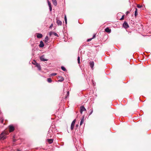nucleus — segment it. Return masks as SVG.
Returning a JSON list of instances; mask_svg holds the SVG:
<instances>
[{"label":"nucleus","mask_w":151,"mask_h":151,"mask_svg":"<svg viewBox=\"0 0 151 151\" xmlns=\"http://www.w3.org/2000/svg\"><path fill=\"white\" fill-rule=\"evenodd\" d=\"M8 134V132H2L0 135V139L3 140L5 139L6 138V135Z\"/></svg>","instance_id":"nucleus-1"},{"label":"nucleus","mask_w":151,"mask_h":151,"mask_svg":"<svg viewBox=\"0 0 151 151\" xmlns=\"http://www.w3.org/2000/svg\"><path fill=\"white\" fill-rule=\"evenodd\" d=\"M9 132H13L14 130V127L12 125H10L8 127Z\"/></svg>","instance_id":"nucleus-2"},{"label":"nucleus","mask_w":151,"mask_h":151,"mask_svg":"<svg viewBox=\"0 0 151 151\" xmlns=\"http://www.w3.org/2000/svg\"><path fill=\"white\" fill-rule=\"evenodd\" d=\"M34 62L35 63H33V64L35 65V66L37 68L38 70H40L41 69V67L40 65L37 63L35 61H34Z\"/></svg>","instance_id":"nucleus-3"},{"label":"nucleus","mask_w":151,"mask_h":151,"mask_svg":"<svg viewBox=\"0 0 151 151\" xmlns=\"http://www.w3.org/2000/svg\"><path fill=\"white\" fill-rule=\"evenodd\" d=\"M76 122V119H75L73 121V122H72L71 123V126H70V129L71 131L73 130V129L74 125H75Z\"/></svg>","instance_id":"nucleus-4"},{"label":"nucleus","mask_w":151,"mask_h":151,"mask_svg":"<svg viewBox=\"0 0 151 151\" xmlns=\"http://www.w3.org/2000/svg\"><path fill=\"white\" fill-rule=\"evenodd\" d=\"M52 130H49L48 132V134H47V137L48 138H50L52 137Z\"/></svg>","instance_id":"nucleus-5"},{"label":"nucleus","mask_w":151,"mask_h":151,"mask_svg":"<svg viewBox=\"0 0 151 151\" xmlns=\"http://www.w3.org/2000/svg\"><path fill=\"white\" fill-rule=\"evenodd\" d=\"M86 110L83 106H82L80 107V112L81 114L82 113L83 111H86Z\"/></svg>","instance_id":"nucleus-6"},{"label":"nucleus","mask_w":151,"mask_h":151,"mask_svg":"<svg viewBox=\"0 0 151 151\" xmlns=\"http://www.w3.org/2000/svg\"><path fill=\"white\" fill-rule=\"evenodd\" d=\"M49 34L50 36H51L52 35H54L56 37H58V35L56 33L54 32H49Z\"/></svg>","instance_id":"nucleus-7"},{"label":"nucleus","mask_w":151,"mask_h":151,"mask_svg":"<svg viewBox=\"0 0 151 151\" xmlns=\"http://www.w3.org/2000/svg\"><path fill=\"white\" fill-rule=\"evenodd\" d=\"M123 26L125 28H127L129 27L127 23L126 22L123 23Z\"/></svg>","instance_id":"nucleus-8"},{"label":"nucleus","mask_w":151,"mask_h":151,"mask_svg":"<svg viewBox=\"0 0 151 151\" xmlns=\"http://www.w3.org/2000/svg\"><path fill=\"white\" fill-rule=\"evenodd\" d=\"M47 2L49 8L50 10V12H51L52 10V7L51 6V4L48 0H47Z\"/></svg>","instance_id":"nucleus-9"},{"label":"nucleus","mask_w":151,"mask_h":151,"mask_svg":"<svg viewBox=\"0 0 151 151\" xmlns=\"http://www.w3.org/2000/svg\"><path fill=\"white\" fill-rule=\"evenodd\" d=\"M91 69H93L94 65V63L93 61L90 62L89 63Z\"/></svg>","instance_id":"nucleus-10"},{"label":"nucleus","mask_w":151,"mask_h":151,"mask_svg":"<svg viewBox=\"0 0 151 151\" xmlns=\"http://www.w3.org/2000/svg\"><path fill=\"white\" fill-rule=\"evenodd\" d=\"M40 59L41 60L43 61H47V59H45L44 58V55H42L40 57Z\"/></svg>","instance_id":"nucleus-11"},{"label":"nucleus","mask_w":151,"mask_h":151,"mask_svg":"<svg viewBox=\"0 0 151 151\" xmlns=\"http://www.w3.org/2000/svg\"><path fill=\"white\" fill-rule=\"evenodd\" d=\"M111 31V30L108 27H107L105 29V31L107 32L110 33Z\"/></svg>","instance_id":"nucleus-12"},{"label":"nucleus","mask_w":151,"mask_h":151,"mask_svg":"<svg viewBox=\"0 0 151 151\" xmlns=\"http://www.w3.org/2000/svg\"><path fill=\"white\" fill-rule=\"evenodd\" d=\"M58 79H59V80H58V81L59 82L63 81L64 80V78L61 76H59Z\"/></svg>","instance_id":"nucleus-13"},{"label":"nucleus","mask_w":151,"mask_h":151,"mask_svg":"<svg viewBox=\"0 0 151 151\" xmlns=\"http://www.w3.org/2000/svg\"><path fill=\"white\" fill-rule=\"evenodd\" d=\"M84 116H83L82 118L81 119V121L80 123V125H81L83 123V122H84Z\"/></svg>","instance_id":"nucleus-14"},{"label":"nucleus","mask_w":151,"mask_h":151,"mask_svg":"<svg viewBox=\"0 0 151 151\" xmlns=\"http://www.w3.org/2000/svg\"><path fill=\"white\" fill-rule=\"evenodd\" d=\"M39 46L40 47H42L44 46V44L42 41H41L40 42Z\"/></svg>","instance_id":"nucleus-15"},{"label":"nucleus","mask_w":151,"mask_h":151,"mask_svg":"<svg viewBox=\"0 0 151 151\" xmlns=\"http://www.w3.org/2000/svg\"><path fill=\"white\" fill-rule=\"evenodd\" d=\"M42 35L40 33H37V37L38 38H41L42 37Z\"/></svg>","instance_id":"nucleus-16"},{"label":"nucleus","mask_w":151,"mask_h":151,"mask_svg":"<svg viewBox=\"0 0 151 151\" xmlns=\"http://www.w3.org/2000/svg\"><path fill=\"white\" fill-rule=\"evenodd\" d=\"M52 3L55 6H56L57 4V2L56 0H52Z\"/></svg>","instance_id":"nucleus-17"},{"label":"nucleus","mask_w":151,"mask_h":151,"mask_svg":"<svg viewBox=\"0 0 151 151\" xmlns=\"http://www.w3.org/2000/svg\"><path fill=\"white\" fill-rule=\"evenodd\" d=\"M57 23L58 25H61L62 24V22L61 21L59 20H57Z\"/></svg>","instance_id":"nucleus-18"},{"label":"nucleus","mask_w":151,"mask_h":151,"mask_svg":"<svg viewBox=\"0 0 151 151\" xmlns=\"http://www.w3.org/2000/svg\"><path fill=\"white\" fill-rule=\"evenodd\" d=\"M47 141L49 144H51L53 142V140L52 139H48Z\"/></svg>","instance_id":"nucleus-19"},{"label":"nucleus","mask_w":151,"mask_h":151,"mask_svg":"<svg viewBox=\"0 0 151 151\" xmlns=\"http://www.w3.org/2000/svg\"><path fill=\"white\" fill-rule=\"evenodd\" d=\"M137 8H136L135 10V12H134V15L135 17H136L137 16Z\"/></svg>","instance_id":"nucleus-20"},{"label":"nucleus","mask_w":151,"mask_h":151,"mask_svg":"<svg viewBox=\"0 0 151 151\" xmlns=\"http://www.w3.org/2000/svg\"><path fill=\"white\" fill-rule=\"evenodd\" d=\"M61 68L62 70H63V71H66V69L64 66H61Z\"/></svg>","instance_id":"nucleus-21"},{"label":"nucleus","mask_w":151,"mask_h":151,"mask_svg":"<svg viewBox=\"0 0 151 151\" xmlns=\"http://www.w3.org/2000/svg\"><path fill=\"white\" fill-rule=\"evenodd\" d=\"M47 81L49 83H51L52 82V80L50 78H48L47 79Z\"/></svg>","instance_id":"nucleus-22"},{"label":"nucleus","mask_w":151,"mask_h":151,"mask_svg":"<svg viewBox=\"0 0 151 151\" xmlns=\"http://www.w3.org/2000/svg\"><path fill=\"white\" fill-rule=\"evenodd\" d=\"M49 40L48 37L46 36L45 39V42H47Z\"/></svg>","instance_id":"nucleus-23"},{"label":"nucleus","mask_w":151,"mask_h":151,"mask_svg":"<svg viewBox=\"0 0 151 151\" xmlns=\"http://www.w3.org/2000/svg\"><path fill=\"white\" fill-rule=\"evenodd\" d=\"M78 64L80 63V57L78 56Z\"/></svg>","instance_id":"nucleus-24"},{"label":"nucleus","mask_w":151,"mask_h":151,"mask_svg":"<svg viewBox=\"0 0 151 151\" xmlns=\"http://www.w3.org/2000/svg\"><path fill=\"white\" fill-rule=\"evenodd\" d=\"M96 34H94L93 35V37L92 38V39L96 37Z\"/></svg>","instance_id":"nucleus-25"},{"label":"nucleus","mask_w":151,"mask_h":151,"mask_svg":"<svg viewBox=\"0 0 151 151\" xmlns=\"http://www.w3.org/2000/svg\"><path fill=\"white\" fill-rule=\"evenodd\" d=\"M92 39V38L88 39L87 40V41L89 42V41H91Z\"/></svg>","instance_id":"nucleus-26"},{"label":"nucleus","mask_w":151,"mask_h":151,"mask_svg":"<svg viewBox=\"0 0 151 151\" xmlns=\"http://www.w3.org/2000/svg\"><path fill=\"white\" fill-rule=\"evenodd\" d=\"M91 111L90 112V113H89V115H91L92 114L93 112V109H91Z\"/></svg>","instance_id":"nucleus-27"},{"label":"nucleus","mask_w":151,"mask_h":151,"mask_svg":"<svg viewBox=\"0 0 151 151\" xmlns=\"http://www.w3.org/2000/svg\"><path fill=\"white\" fill-rule=\"evenodd\" d=\"M57 74L56 73H52L51 74L52 76H55Z\"/></svg>","instance_id":"nucleus-28"},{"label":"nucleus","mask_w":151,"mask_h":151,"mask_svg":"<svg viewBox=\"0 0 151 151\" xmlns=\"http://www.w3.org/2000/svg\"><path fill=\"white\" fill-rule=\"evenodd\" d=\"M53 24H52L50 25V27H49V28H50V29H51V28H52V27H53Z\"/></svg>","instance_id":"nucleus-29"},{"label":"nucleus","mask_w":151,"mask_h":151,"mask_svg":"<svg viewBox=\"0 0 151 151\" xmlns=\"http://www.w3.org/2000/svg\"><path fill=\"white\" fill-rule=\"evenodd\" d=\"M137 7L138 8H141V7H142V6H141L140 5H137Z\"/></svg>","instance_id":"nucleus-30"},{"label":"nucleus","mask_w":151,"mask_h":151,"mask_svg":"<svg viewBox=\"0 0 151 151\" xmlns=\"http://www.w3.org/2000/svg\"><path fill=\"white\" fill-rule=\"evenodd\" d=\"M3 120L2 119H0V122H1V123H3Z\"/></svg>","instance_id":"nucleus-31"},{"label":"nucleus","mask_w":151,"mask_h":151,"mask_svg":"<svg viewBox=\"0 0 151 151\" xmlns=\"http://www.w3.org/2000/svg\"><path fill=\"white\" fill-rule=\"evenodd\" d=\"M124 15H123L122 17V18H121V19H120L121 20H122L124 19Z\"/></svg>","instance_id":"nucleus-32"},{"label":"nucleus","mask_w":151,"mask_h":151,"mask_svg":"<svg viewBox=\"0 0 151 151\" xmlns=\"http://www.w3.org/2000/svg\"><path fill=\"white\" fill-rule=\"evenodd\" d=\"M64 19H65V20H67V18H66V15H65V18H64Z\"/></svg>","instance_id":"nucleus-33"},{"label":"nucleus","mask_w":151,"mask_h":151,"mask_svg":"<svg viewBox=\"0 0 151 151\" xmlns=\"http://www.w3.org/2000/svg\"><path fill=\"white\" fill-rule=\"evenodd\" d=\"M67 96H68L69 95V91L67 92Z\"/></svg>","instance_id":"nucleus-34"},{"label":"nucleus","mask_w":151,"mask_h":151,"mask_svg":"<svg viewBox=\"0 0 151 151\" xmlns=\"http://www.w3.org/2000/svg\"><path fill=\"white\" fill-rule=\"evenodd\" d=\"M16 141V139H13V142H15Z\"/></svg>","instance_id":"nucleus-35"},{"label":"nucleus","mask_w":151,"mask_h":151,"mask_svg":"<svg viewBox=\"0 0 151 151\" xmlns=\"http://www.w3.org/2000/svg\"><path fill=\"white\" fill-rule=\"evenodd\" d=\"M78 127V124H76V128H77Z\"/></svg>","instance_id":"nucleus-36"},{"label":"nucleus","mask_w":151,"mask_h":151,"mask_svg":"<svg viewBox=\"0 0 151 151\" xmlns=\"http://www.w3.org/2000/svg\"><path fill=\"white\" fill-rule=\"evenodd\" d=\"M65 20V24H67V20Z\"/></svg>","instance_id":"nucleus-37"},{"label":"nucleus","mask_w":151,"mask_h":151,"mask_svg":"<svg viewBox=\"0 0 151 151\" xmlns=\"http://www.w3.org/2000/svg\"><path fill=\"white\" fill-rule=\"evenodd\" d=\"M129 13V12H128V11H127V12H126L127 14H128V13Z\"/></svg>","instance_id":"nucleus-38"},{"label":"nucleus","mask_w":151,"mask_h":151,"mask_svg":"<svg viewBox=\"0 0 151 151\" xmlns=\"http://www.w3.org/2000/svg\"><path fill=\"white\" fill-rule=\"evenodd\" d=\"M17 151H20V150H18Z\"/></svg>","instance_id":"nucleus-39"},{"label":"nucleus","mask_w":151,"mask_h":151,"mask_svg":"<svg viewBox=\"0 0 151 151\" xmlns=\"http://www.w3.org/2000/svg\"><path fill=\"white\" fill-rule=\"evenodd\" d=\"M67 98V96H66V97H65V98Z\"/></svg>","instance_id":"nucleus-40"}]
</instances>
